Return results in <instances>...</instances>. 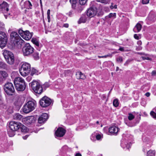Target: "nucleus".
Wrapping results in <instances>:
<instances>
[{"label":"nucleus","instance_id":"nucleus-61","mask_svg":"<svg viewBox=\"0 0 156 156\" xmlns=\"http://www.w3.org/2000/svg\"><path fill=\"white\" fill-rule=\"evenodd\" d=\"M76 156H82L81 154L79 153H77L76 154Z\"/></svg>","mask_w":156,"mask_h":156},{"label":"nucleus","instance_id":"nucleus-50","mask_svg":"<svg viewBox=\"0 0 156 156\" xmlns=\"http://www.w3.org/2000/svg\"><path fill=\"white\" fill-rule=\"evenodd\" d=\"M111 56L110 55V54H109V55H105L103 56H98V57L99 58H106L107 57H109V56Z\"/></svg>","mask_w":156,"mask_h":156},{"label":"nucleus","instance_id":"nucleus-45","mask_svg":"<svg viewBox=\"0 0 156 156\" xmlns=\"http://www.w3.org/2000/svg\"><path fill=\"white\" fill-rule=\"evenodd\" d=\"M34 58L36 59H38L39 58V53L37 52H35L33 55Z\"/></svg>","mask_w":156,"mask_h":156},{"label":"nucleus","instance_id":"nucleus-41","mask_svg":"<svg viewBox=\"0 0 156 156\" xmlns=\"http://www.w3.org/2000/svg\"><path fill=\"white\" fill-rule=\"evenodd\" d=\"M50 9H48L47 11V18L48 19V22H49L50 21Z\"/></svg>","mask_w":156,"mask_h":156},{"label":"nucleus","instance_id":"nucleus-18","mask_svg":"<svg viewBox=\"0 0 156 156\" xmlns=\"http://www.w3.org/2000/svg\"><path fill=\"white\" fill-rule=\"evenodd\" d=\"M20 37L18 34L15 32H12L10 35V38L11 41H13V43Z\"/></svg>","mask_w":156,"mask_h":156},{"label":"nucleus","instance_id":"nucleus-14","mask_svg":"<svg viewBox=\"0 0 156 156\" xmlns=\"http://www.w3.org/2000/svg\"><path fill=\"white\" fill-rule=\"evenodd\" d=\"M8 76V74L5 71L0 70V82L4 81Z\"/></svg>","mask_w":156,"mask_h":156},{"label":"nucleus","instance_id":"nucleus-36","mask_svg":"<svg viewBox=\"0 0 156 156\" xmlns=\"http://www.w3.org/2000/svg\"><path fill=\"white\" fill-rule=\"evenodd\" d=\"M70 2L72 4V8H74L76 7V0H70Z\"/></svg>","mask_w":156,"mask_h":156},{"label":"nucleus","instance_id":"nucleus-38","mask_svg":"<svg viewBox=\"0 0 156 156\" xmlns=\"http://www.w3.org/2000/svg\"><path fill=\"white\" fill-rule=\"evenodd\" d=\"M128 119L129 120H131L134 119L135 116L133 114L131 113H129L128 114Z\"/></svg>","mask_w":156,"mask_h":156},{"label":"nucleus","instance_id":"nucleus-48","mask_svg":"<svg viewBox=\"0 0 156 156\" xmlns=\"http://www.w3.org/2000/svg\"><path fill=\"white\" fill-rule=\"evenodd\" d=\"M150 0H142V3L143 4H146L149 3Z\"/></svg>","mask_w":156,"mask_h":156},{"label":"nucleus","instance_id":"nucleus-32","mask_svg":"<svg viewBox=\"0 0 156 156\" xmlns=\"http://www.w3.org/2000/svg\"><path fill=\"white\" fill-rule=\"evenodd\" d=\"M155 150H149L147 153V156H154L155 154Z\"/></svg>","mask_w":156,"mask_h":156},{"label":"nucleus","instance_id":"nucleus-55","mask_svg":"<svg viewBox=\"0 0 156 156\" xmlns=\"http://www.w3.org/2000/svg\"><path fill=\"white\" fill-rule=\"evenodd\" d=\"M134 38L136 39L137 40H138L139 39V37L137 35V34H134Z\"/></svg>","mask_w":156,"mask_h":156},{"label":"nucleus","instance_id":"nucleus-7","mask_svg":"<svg viewBox=\"0 0 156 156\" xmlns=\"http://www.w3.org/2000/svg\"><path fill=\"white\" fill-rule=\"evenodd\" d=\"M5 92L8 95H12L15 92V89L13 84L10 82L6 83L4 87Z\"/></svg>","mask_w":156,"mask_h":156},{"label":"nucleus","instance_id":"nucleus-39","mask_svg":"<svg viewBox=\"0 0 156 156\" xmlns=\"http://www.w3.org/2000/svg\"><path fill=\"white\" fill-rule=\"evenodd\" d=\"M37 71L35 69L32 68L31 69V75L32 76L34 74H37Z\"/></svg>","mask_w":156,"mask_h":156},{"label":"nucleus","instance_id":"nucleus-63","mask_svg":"<svg viewBox=\"0 0 156 156\" xmlns=\"http://www.w3.org/2000/svg\"><path fill=\"white\" fill-rule=\"evenodd\" d=\"M119 67H116V71H118V70H119Z\"/></svg>","mask_w":156,"mask_h":156},{"label":"nucleus","instance_id":"nucleus-56","mask_svg":"<svg viewBox=\"0 0 156 156\" xmlns=\"http://www.w3.org/2000/svg\"><path fill=\"white\" fill-rule=\"evenodd\" d=\"M63 27L66 28H68L69 27V24L67 23L64 24Z\"/></svg>","mask_w":156,"mask_h":156},{"label":"nucleus","instance_id":"nucleus-25","mask_svg":"<svg viewBox=\"0 0 156 156\" xmlns=\"http://www.w3.org/2000/svg\"><path fill=\"white\" fill-rule=\"evenodd\" d=\"M80 4L79 5L78 4L76 6V7H75V8H73L75 9L76 11L78 13L80 12L83 9V7Z\"/></svg>","mask_w":156,"mask_h":156},{"label":"nucleus","instance_id":"nucleus-3","mask_svg":"<svg viewBox=\"0 0 156 156\" xmlns=\"http://www.w3.org/2000/svg\"><path fill=\"white\" fill-rule=\"evenodd\" d=\"M30 64L27 62L23 63L20 69V74L23 76L28 75L30 73L31 70Z\"/></svg>","mask_w":156,"mask_h":156},{"label":"nucleus","instance_id":"nucleus-1","mask_svg":"<svg viewBox=\"0 0 156 156\" xmlns=\"http://www.w3.org/2000/svg\"><path fill=\"white\" fill-rule=\"evenodd\" d=\"M2 54L7 62L10 65L12 64L14 62V56L10 51L6 50H3Z\"/></svg>","mask_w":156,"mask_h":156},{"label":"nucleus","instance_id":"nucleus-37","mask_svg":"<svg viewBox=\"0 0 156 156\" xmlns=\"http://www.w3.org/2000/svg\"><path fill=\"white\" fill-rule=\"evenodd\" d=\"M113 105L115 107H117L118 106L119 103L118 100L117 99H115L113 101Z\"/></svg>","mask_w":156,"mask_h":156},{"label":"nucleus","instance_id":"nucleus-35","mask_svg":"<svg viewBox=\"0 0 156 156\" xmlns=\"http://www.w3.org/2000/svg\"><path fill=\"white\" fill-rule=\"evenodd\" d=\"M141 58L143 60L146 59L148 60H151V58L149 57V55L145 54L144 56L141 57Z\"/></svg>","mask_w":156,"mask_h":156},{"label":"nucleus","instance_id":"nucleus-17","mask_svg":"<svg viewBox=\"0 0 156 156\" xmlns=\"http://www.w3.org/2000/svg\"><path fill=\"white\" fill-rule=\"evenodd\" d=\"M119 130V128L115 126H111L109 129V132L113 135H116Z\"/></svg>","mask_w":156,"mask_h":156},{"label":"nucleus","instance_id":"nucleus-6","mask_svg":"<svg viewBox=\"0 0 156 156\" xmlns=\"http://www.w3.org/2000/svg\"><path fill=\"white\" fill-rule=\"evenodd\" d=\"M18 33L23 39L27 41L30 40L33 35V33H30L27 30L24 31L21 28L19 30Z\"/></svg>","mask_w":156,"mask_h":156},{"label":"nucleus","instance_id":"nucleus-44","mask_svg":"<svg viewBox=\"0 0 156 156\" xmlns=\"http://www.w3.org/2000/svg\"><path fill=\"white\" fill-rule=\"evenodd\" d=\"M116 61L118 62L122 63L123 61L122 58V57H119L116 58Z\"/></svg>","mask_w":156,"mask_h":156},{"label":"nucleus","instance_id":"nucleus-13","mask_svg":"<svg viewBox=\"0 0 156 156\" xmlns=\"http://www.w3.org/2000/svg\"><path fill=\"white\" fill-rule=\"evenodd\" d=\"M66 133V130L62 127H58L55 132V135L57 137L63 136Z\"/></svg>","mask_w":156,"mask_h":156},{"label":"nucleus","instance_id":"nucleus-60","mask_svg":"<svg viewBox=\"0 0 156 156\" xmlns=\"http://www.w3.org/2000/svg\"><path fill=\"white\" fill-rule=\"evenodd\" d=\"M136 54H138L140 55H144L145 54L143 53H140V52H136Z\"/></svg>","mask_w":156,"mask_h":156},{"label":"nucleus","instance_id":"nucleus-52","mask_svg":"<svg viewBox=\"0 0 156 156\" xmlns=\"http://www.w3.org/2000/svg\"><path fill=\"white\" fill-rule=\"evenodd\" d=\"M96 137L97 139L98 140H100L101 137V135L100 134L97 135Z\"/></svg>","mask_w":156,"mask_h":156},{"label":"nucleus","instance_id":"nucleus-8","mask_svg":"<svg viewBox=\"0 0 156 156\" xmlns=\"http://www.w3.org/2000/svg\"><path fill=\"white\" fill-rule=\"evenodd\" d=\"M8 41V36L4 32L0 31V47L2 48L6 45Z\"/></svg>","mask_w":156,"mask_h":156},{"label":"nucleus","instance_id":"nucleus-43","mask_svg":"<svg viewBox=\"0 0 156 156\" xmlns=\"http://www.w3.org/2000/svg\"><path fill=\"white\" fill-rule=\"evenodd\" d=\"M4 28V24L2 22L0 21V30H3Z\"/></svg>","mask_w":156,"mask_h":156},{"label":"nucleus","instance_id":"nucleus-15","mask_svg":"<svg viewBox=\"0 0 156 156\" xmlns=\"http://www.w3.org/2000/svg\"><path fill=\"white\" fill-rule=\"evenodd\" d=\"M48 116L47 114L44 113L40 116L38 119V122L40 123H42L46 121L48 119Z\"/></svg>","mask_w":156,"mask_h":156},{"label":"nucleus","instance_id":"nucleus-59","mask_svg":"<svg viewBox=\"0 0 156 156\" xmlns=\"http://www.w3.org/2000/svg\"><path fill=\"white\" fill-rule=\"evenodd\" d=\"M28 136L27 135H26L25 136H23V139L26 140V139L28 137Z\"/></svg>","mask_w":156,"mask_h":156},{"label":"nucleus","instance_id":"nucleus-16","mask_svg":"<svg viewBox=\"0 0 156 156\" xmlns=\"http://www.w3.org/2000/svg\"><path fill=\"white\" fill-rule=\"evenodd\" d=\"M0 9L3 12H6L9 11L8 5L7 3L3 2L0 5Z\"/></svg>","mask_w":156,"mask_h":156},{"label":"nucleus","instance_id":"nucleus-62","mask_svg":"<svg viewBox=\"0 0 156 156\" xmlns=\"http://www.w3.org/2000/svg\"><path fill=\"white\" fill-rule=\"evenodd\" d=\"M44 85L45 86L46 85L47 87H49V85L48 83H45L44 84Z\"/></svg>","mask_w":156,"mask_h":156},{"label":"nucleus","instance_id":"nucleus-29","mask_svg":"<svg viewBox=\"0 0 156 156\" xmlns=\"http://www.w3.org/2000/svg\"><path fill=\"white\" fill-rule=\"evenodd\" d=\"M32 42L37 47H39V41L35 38H33L31 40Z\"/></svg>","mask_w":156,"mask_h":156},{"label":"nucleus","instance_id":"nucleus-34","mask_svg":"<svg viewBox=\"0 0 156 156\" xmlns=\"http://www.w3.org/2000/svg\"><path fill=\"white\" fill-rule=\"evenodd\" d=\"M7 68V65L5 63L0 62V68L4 69H6Z\"/></svg>","mask_w":156,"mask_h":156},{"label":"nucleus","instance_id":"nucleus-30","mask_svg":"<svg viewBox=\"0 0 156 156\" xmlns=\"http://www.w3.org/2000/svg\"><path fill=\"white\" fill-rule=\"evenodd\" d=\"M151 115L154 119H156V107L150 112Z\"/></svg>","mask_w":156,"mask_h":156},{"label":"nucleus","instance_id":"nucleus-64","mask_svg":"<svg viewBox=\"0 0 156 156\" xmlns=\"http://www.w3.org/2000/svg\"><path fill=\"white\" fill-rule=\"evenodd\" d=\"M99 123V122L98 121H97V122H96V123L97 124H98Z\"/></svg>","mask_w":156,"mask_h":156},{"label":"nucleus","instance_id":"nucleus-2","mask_svg":"<svg viewBox=\"0 0 156 156\" xmlns=\"http://www.w3.org/2000/svg\"><path fill=\"white\" fill-rule=\"evenodd\" d=\"M36 106V102L35 101H29L23 106V111L26 113H29L33 111Z\"/></svg>","mask_w":156,"mask_h":156},{"label":"nucleus","instance_id":"nucleus-28","mask_svg":"<svg viewBox=\"0 0 156 156\" xmlns=\"http://www.w3.org/2000/svg\"><path fill=\"white\" fill-rule=\"evenodd\" d=\"M22 117V116L19 113L16 114L13 116V119H14L18 120H20L22 119H23Z\"/></svg>","mask_w":156,"mask_h":156},{"label":"nucleus","instance_id":"nucleus-31","mask_svg":"<svg viewBox=\"0 0 156 156\" xmlns=\"http://www.w3.org/2000/svg\"><path fill=\"white\" fill-rule=\"evenodd\" d=\"M87 19L86 17L85 16H82L80 19L78 21V23L79 24L81 23H85L86 22Z\"/></svg>","mask_w":156,"mask_h":156},{"label":"nucleus","instance_id":"nucleus-22","mask_svg":"<svg viewBox=\"0 0 156 156\" xmlns=\"http://www.w3.org/2000/svg\"><path fill=\"white\" fill-rule=\"evenodd\" d=\"M76 77L78 79L84 80L86 78V76L80 72H77L76 73Z\"/></svg>","mask_w":156,"mask_h":156},{"label":"nucleus","instance_id":"nucleus-20","mask_svg":"<svg viewBox=\"0 0 156 156\" xmlns=\"http://www.w3.org/2000/svg\"><path fill=\"white\" fill-rule=\"evenodd\" d=\"M13 43L16 44L20 48L24 44V41L20 37L18 38Z\"/></svg>","mask_w":156,"mask_h":156},{"label":"nucleus","instance_id":"nucleus-57","mask_svg":"<svg viewBox=\"0 0 156 156\" xmlns=\"http://www.w3.org/2000/svg\"><path fill=\"white\" fill-rule=\"evenodd\" d=\"M150 93L149 92H147L145 94V95L147 97H149L150 96Z\"/></svg>","mask_w":156,"mask_h":156},{"label":"nucleus","instance_id":"nucleus-21","mask_svg":"<svg viewBox=\"0 0 156 156\" xmlns=\"http://www.w3.org/2000/svg\"><path fill=\"white\" fill-rule=\"evenodd\" d=\"M25 83L24 80L20 77H17L14 80V84L15 85L18 84H21V83Z\"/></svg>","mask_w":156,"mask_h":156},{"label":"nucleus","instance_id":"nucleus-23","mask_svg":"<svg viewBox=\"0 0 156 156\" xmlns=\"http://www.w3.org/2000/svg\"><path fill=\"white\" fill-rule=\"evenodd\" d=\"M131 144L130 142H128L125 141H122L121 144V146L123 148L126 147L127 149H129L131 146Z\"/></svg>","mask_w":156,"mask_h":156},{"label":"nucleus","instance_id":"nucleus-5","mask_svg":"<svg viewBox=\"0 0 156 156\" xmlns=\"http://www.w3.org/2000/svg\"><path fill=\"white\" fill-rule=\"evenodd\" d=\"M31 83V88L35 93L40 94L42 92V88L39 83L33 81Z\"/></svg>","mask_w":156,"mask_h":156},{"label":"nucleus","instance_id":"nucleus-12","mask_svg":"<svg viewBox=\"0 0 156 156\" xmlns=\"http://www.w3.org/2000/svg\"><path fill=\"white\" fill-rule=\"evenodd\" d=\"M97 10L96 8H89L87 12V15L89 17L91 18L96 15Z\"/></svg>","mask_w":156,"mask_h":156},{"label":"nucleus","instance_id":"nucleus-10","mask_svg":"<svg viewBox=\"0 0 156 156\" xmlns=\"http://www.w3.org/2000/svg\"><path fill=\"white\" fill-rule=\"evenodd\" d=\"M20 123L15 121H12L10 122L9 124V129L13 131H17L19 129Z\"/></svg>","mask_w":156,"mask_h":156},{"label":"nucleus","instance_id":"nucleus-47","mask_svg":"<svg viewBox=\"0 0 156 156\" xmlns=\"http://www.w3.org/2000/svg\"><path fill=\"white\" fill-rule=\"evenodd\" d=\"M133 60V59L127 60L126 61V62L124 63V65L125 66L129 64V63L131 62Z\"/></svg>","mask_w":156,"mask_h":156},{"label":"nucleus","instance_id":"nucleus-54","mask_svg":"<svg viewBox=\"0 0 156 156\" xmlns=\"http://www.w3.org/2000/svg\"><path fill=\"white\" fill-rule=\"evenodd\" d=\"M156 75V71L153 70L152 72L151 75L153 76H154Z\"/></svg>","mask_w":156,"mask_h":156},{"label":"nucleus","instance_id":"nucleus-58","mask_svg":"<svg viewBox=\"0 0 156 156\" xmlns=\"http://www.w3.org/2000/svg\"><path fill=\"white\" fill-rule=\"evenodd\" d=\"M119 50L121 51H124V48L123 47H120Z\"/></svg>","mask_w":156,"mask_h":156},{"label":"nucleus","instance_id":"nucleus-42","mask_svg":"<svg viewBox=\"0 0 156 156\" xmlns=\"http://www.w3.org/2000/svg\"><path fill=\"white\" fill-rule=\"evenodd\" d=\"M87 1V0H79V2L80 5H83L86 3Z\"/></svg>","mask_w":156,"mask_h":156},{"label":"nucleus","instance_id":"nucleus-19","mask_svg":"<svg viewBox=\"0 0 156 156\" xmlns=\"http://www.w3.org/2000/svg\"><path fill=\"white\" fill-rule=\"evenodd\" d=\"M16 90L18 91H23L26 88L25 83H21V84H18L15 85Z\"/></svg>","mask_w":156,"mask_h":156},{"label":"nucleus","instance_id":"nucleus-26","mask_svg":"<svg viewBox=\"0 0 156 156\" xmlns=\"http://www.w3.org/2000/svg\"><path fill=\"white\" fill-rule=\"evenodd\" d=\"M18 130L19 131H21L22 132L25 133L27 132V129L25 126L20 123V128H19V129Z\"/></svg>","mask_w":156,"mask_h":156},{"label":"nucleus","instance_id":"nucleus-11","mask_svg":"<svg viewBox=\"0 0 156 156\" xmlns=\"http://www.w3.org/2000/svg\"><path fill=\"white\" fill-rule=\"evenodd\" d=\"M35 119L33 116H28L23 119V122L27 125L30 124L35 121Z\"/></svg>","mask_w":156,"mask_h":156},{"label":"nucleus","instance_id":"nucleus-33","mask_svg":"<svg viewBox=\"0 0 156 156\" xmlns=\"http://www.w3.org/2000/svg\"><path fill=\"white\" fill-rule=\"evenodd\" d=\"M15 131H13L11 130V129H9L8 131V133L9 136L10 137H12L15 134Z\"/></svg>","mask_w":156,"mask_h":156},{"label":"nucleus","instance_id":"nucleus-51","mask_svg":"<svg viewBox=\"0 0 156 156\" xmlns=\"http://www.w3.org/2000/svg\"><path fill=\"white\" fill-rule=\"evenodd\" d=\"M113 3H111V5L110 6V8L111 9H112L113 8L116 9L117 8V5H114V6H113Z\"/></svg>","mask_w":156,"mask_h":156},{"label":"nucleus","instance_id":"nucleus-9","mask_svg":"<svg viewBox=\"0 0 156 156\" xmlns=\"http://www.w3.org/2000/svg\"><path fill=\"white\" fill-rule=\"evenodd\" d=\"M51 102V100L48 98L44 96L42 98L40 101L41 106L45 107L49 106Z\"/></svg>","mask_w":156,"mask_h":156},{"label":"nucleus","instance_id":"nucleus-49","mask_svg":"<svg viewBox=\"0 0 156 156\" xmlns=\"http://www.w3.org/2000/svg\"><path fill=\"white\" fill-rule=\"evenodd\" d=\"M26 4H28L29 5V8L30 9H31V7L32 6V5L31 3V2L29 1H27L25 2Z\"/></svg>","mask_w":156,"mask_h":156},{"label":"nucleus","instance_id":"nucleus-53","mask_svg":"<svg viewBox=\"0 0 156 156\" xmlns=\"http://www.w3.org/2000/svg\"><path fill=\"white\" fill-rule=\"evenodd\" d=\"M1 88H0V103L1 104L2 103V97L1 95Z\"/></svg>","mask_w":156,"mask_h":156},{"label":"nucleus","instance_id":"nucleus-27","mask_svg":"<svg viewBox=\"0 0 156 156\" xmlns=\"http://www.w3.org/2000/svg\"><path fill=\"white\" fill-rule=\"evenodd\" d=\"M148 19L151 21H154L156 19V14H150L148 16Z\"/></svg>","mask_w":156,"mask_h":156},{"label":"nucleus","instance_id":"nucleus-24","mask_svg":"<svg viewBox=\"0 0 156 156\" xmlns=\"http://www.w3.org/2000/svg\"><path fill=\"white\" fill-rule=\"evenodd\" d=\"M142 28V26L140 23H137L133 29V31L134 32H138L140 31Z\"/></svg>","mask_w":156,"mask_h":156},{"label":"nucleus","instance_id":"nucleus-4","mask_svg":"<svg viewBox=\"0 0 156 156\" xmlns=\"http://www.w3.org/2000/svg\"><path fill=\"white\" fill-rule=\"evenodd\" d=\"M34 48L28 43H26L22 49L23 54L24 56H28L32 54L34 51Z\"/></svg>","mask_w":156,"mask_h":156},{"label":"nucleus","instance_id":"nucleus-40","mask_svg":"<svg viewBox=\"0 0 156 156\" xmlns=\"http://www.w3.org/2000/svg\"><path fill=\"white\" fill-rule=\"evenodd\" d=\"M97 2H99L101 3L106 4L109 1V0H96Z\"/></svg>","mask_w":156,"mask_h":156},{"label":"nucleus","instance_id":"nucleus-46","mask_svg":"<svg viewBox=\"0 0 156 156\" xmlns=\"http://www.w3.org/2000/svg\"><path fill=\"white\" fill-rule=\"evenodd\" d=\"M116 16V14L115 13H110L109 15L108 16L109 18H111L113 17H115Z\"/></svg>","mask_w":156,"mask_h":156}]
</instances>
